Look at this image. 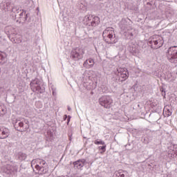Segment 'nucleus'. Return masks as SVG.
<instances>
[{
  "mask_svg": "<svg viewBox=\"0 0 177 177\" xmlns=\"http://www.w3.org/2000/svg\"><path fill=\"white\" fill-rule=\"evenodd\" d=\"M102 37L104 39V38H108L105 39L107 44H117L118 42V39L115 37V33L114 32V28L112 27L106 28L103 31Z\"/></svg>",
  "mask_w": 177,
  "mask_h": 177,
  "instance_id": "obj_1",
  "label": "nucleus"
},
{
  "mask_svg": "<svg viewBox=\"0 0 177 177\" xmlns=\"http://www.w3.org/2000/svg\"><path fill=\"white\" fill-rule=\"evenodd\" d=\"M36 165L35 167V169L38 171V174L40 175H44V174H48L49 171V167H48V163L44 160L36 159Z\"/></svg>",
  "mask_w": 177,
  "mask_h": 177,
  "instance_id": "obj_2",
  "label": "nucleus"
},
{
  "mask_svg": "<svg viewBox=\"0 0 177 177\" xmlns=\"http://www.w3.org/2000/svg\"><path fill=\"white\" fill-rule=\"evenodd\" d=\"M167 60L174 64H177V46H171L166 53Z\"/></svg>",
  "mask_w": 177,
  "mask_h": 177,
  "instance_id": "obj_3",
  "label": "nucleus"
},
{
  "mask_svg": "<svg viewBox=\"0 0 177 177\" xmlns=\"http://www.w3.org/2000/svg\"><path fill=\"white\" fill-rule=\"evenodd\" d=\"M118 76L114 78L115 82L120 84V82H124L129 75L128 70L126 68H118L117 69Z\"/></svg>",
  "mask_w": 177,
  "mask_h": 177,
  "instance_id": "obj_4",
  "label": "nucleus"
},
{
  "mask_svg": "<svg viewBox=\"0 0 177 177\" xmlns=\"http://www.w3.org/2000/svg\"><path fill=\"white\" fill-rule=\"evenodd\" d=\"M100 106L104 109H111L113 106V98L110 95H103L98 100Z\"/></svg>",
  "mask_w": 177,
  "mask_h": 177,
  "instance_id": "obj_5",
  "label": "nucleus"
},
{
  "mask_svg": "<svg viewBox=\"0 0 177 177\" xmlns=\"http://www.w3.org/2000/svg\"><path fill=\"white\" fill-rule=\"evenodd\" d=\"M148 44L152 49H158L164 45V40L161 37H152L149 39Z\"/></svg>",
  "mask_w": 177,
  "mask_h": 177,
  "instance_id": "obj_6",
  "label": "nucleus"
},
{
  "mask_svg": "<svg viewBox=\"0 0 177 177\" xmlns=\"http://www.w3.org/2000/svg\"><path fill=\"white\" fill-rule=\"evenodd\" d=\"M84 54L85 51L82 48L73 49L71 53V59L75 62H78V60H81L84 57Z\"/></svg>",
  "mask_w": 177,
  "mask_h": 177,
  "instance_id": "obj_7",
  "label": "nucleus"
},
{
  "mask_svg": "<svg viewBox=\"0 0 177 177\" xmlns=\"http://www.w3.org/2000/svg\"><path fill=\"white\" fill-rule=\"evenodd\" d=\"M1 171L5 174L6 176H10L16 171V169L10 165H6L1 167Z\"/></svg>",
  "mask_w": 177,
  "mask_h": 177,
  "instance_id": "obj_8",
  "label": "nucleus"
},
{
  "mask_svg": "<svg viewBox=\"0 0 177 177\" xmlns=\"http://www.w3.org/2000/svg\"><path fill=\"white\" fill-rule=\"evenodd\" d=\"M12 123L14 125V128L16 129V131H19V132H23L24 122L20 121L19 119H13Z\"/></svg>",
  "mask_w": 177,
  "mask_h": 177,
  "instance_id": "obj_9",
  "label": "nucleus"
},
{
  "mask_svg": "<svg viewBox=\"0 0 177 177\" xmlns=\"http://www.w3.org/2000/svg\"><path fill=\"white\" fill-rule=\"evenodd\" d=\"M10 136V130L6 127H0V139H6Z\"/></svg>",
  "mask_w": 177,
  "mask_h": 177,
  "instance_id": "obj_10",
  "label": "nucleus"
},
{
  "mask_svg": "<svg viewBox=\"0 0 177 177\" xmlns=\"http://www.w3.org/2000/svg\"><path fill=\"white\" fill-rule=\"evenodd\" d=\"M88 162L85 159H80L77 161L73 162V166L76 169H82L84 165H86Z\"/></svg>",
  "mask_w": 177,
  "mask_h": 177,
  "instance_id": "obj_11",
  "label": "nucleus"
},
{
  "mask_svg": "<svg viewBox=\"0 0 177 177\" xmlns=\"http://www.w3.org/2000/svg\"><path fill=\"white\" fill-rule=\"evenodd\" d=\"M83 66L85 68H92L95 66V60L92 58H88L84 61Z\"/></svg>",
  "mask_w": 177,
  "mask_h": 177,
  "instance_id": "obj_12",
  "label": "nucleus"
},
{
  "mask_svg": "<svg viewBox=\"0 0 177 177\" xmlns=\"http://www.w3.org/2000/svg\"><path fill=\"white\" fill-rule=\"evenodd\" d=\"M89 24L91 27H97V26L100 24V18L93 15V18L91 19V21L89 22Z\"/></svg>",
  "mask_w": 177,
  "mask_h": 177,
  "instance_id": "obj_13",
  "label": "nucleus"
},
{
  "mask_svg": "<svg viewBox=\"0 0 177 177\" xmlns=\"http://www.w3.org/2000/svg\"><path fill=\"white\" fill-rule=\"evenodd\" d=\"M31 89L33 90L35 88H37V86H39L41 85V80L38 78H35V80H32L30 84Z\"/></svg>",
  "mask_w": 177,
  "mask_h": 177,
  "instance_id": "obj_14",
  "label": "nucleus"
},
{
  "mask_svg": "<svg viewBox=\"0 0 177 177\" xmlns=\"http://www.w3.org/2000/svg\"><path fill=\"white\" fill-rule=\"evenodd\" d=\"M128 176V172L124 170H118L115 171L113 177H126Z\"/></svg>",
  "mask_w": 177,
  "mask_h": 177,
  "instance_id": "obj_15",
  "label": "nucleus"
},
{
  "mask_svg": "<svg viewBox=\"0 0 177 177\" xmlns=\"http://www.w3.org/2000/svg\"><path fill=\"white\" fill-rule=\"evenodd\" d=\"M93 17V15H87L86 17H84V19H83V23L85 26H91V21H92V18Z\"/></svg>",
  "mask_w": 177,
  "mask_h": 177,
  "instance_id": "obj_16",
  "label": "nucleus"
},
{
  "mask_svg": "<svg viewBox=\"0 0 177 177\" xmlns=\"http://www.w3.org/2000/svg\"><path fill=\"white\" fill-rule=\"evenodd\" d=\"M28 16H30V14H26V10H22V12L19 14L20 19H22L23 23H26L27 19L28 18Z\"/></svg>",
  "mask_w": 177,
  "mask_h": 177,
  "instance_id": "obj_17",
  "label": "nucleus"
},
{
  "mask_svg": "<svg viewBox=\"0 0 177 177\" xmlns=\"http://www.w3.org/2000/svg\"><path fill=\"white\" fill-rule=\"evenodd\" d=\"M33 92H37V93H45V87L44 86H37L35 88L32 90Z\"/></svg>",
  "mask_w": 177,
  "mask_h": 177,
  "instance_id": "obj_18",
  "label": "nucleus"
},
{
  "mask_svg": "<svg viewBox=\"0 0 177 177\" xmlns=\"http://www.w3.org/2000/svg\"><path fill=\"white\" fill-rule=\"evenodd\" d=\"M17 158L19 160V161H24L26 158H27V154L23 153V152H19L17 153Z\"/></svg>",
  "mask_w": 177,
  "mask_h": 177,
  "instance_id": "obj_19",
  "label": "nucleus"
},
{
  "mask_svg": "<svg viewBox=\"0 0 177 177\" xmlns=\"http://www.w3.org/2000/svg\"><path fill=\"white\" fill-rule=\"evenodd\" d=\"M6 62V53L0 51V64H3Z\"/></svg>",
  "mask_w": 177,
  "mask_h": 177,
  "instance_id": "obj_20",
  "label": "nucleus"
},
{
  "mask_svg": "<svg viewBox=\"0 0 177 177\" xmlns=\"http://www.w3.org/2000/svg\"><path fill=\"white\" fill-rule=\"evenodd\" d=\"M6 107L4 105L0 104V117H2L6 114Z\"/></svg>",
  "mask_w": 177,
  "mask_h": 177,
  "instance_id": "obj_21",
  "label": "nucleus"
},
{
  "mask_svg": "<svg viewBox=\"0 0 177 177\" xmlns=\"http://www.w3.org/2000/svg\"><path fill=\"white\" fill-rule=\"evenodd\" d=\"M12 12L16 13L17 15L20 13L21 10L19 8V7L14 6H12V9L10 10Z\"/></svg>",
  "mask_w": 177,
  "mask_h": 177,
  "instance_id": "obj_22",
  "label": "nucleus"
},
{
  "mask_svg": "<svg viewBox=\"0 0 177 177\" xmlns=\"http://www.w3.org/2000/svg\"><path fill=\"white\" fill-rule=\"evenodd\" d=\"M17 15L11 10H10V17L12 19V20L16 21Z\"/></svg>",
  "mask_w": 177,
  "mask_h": 177,
  "instance_id": "obj_23",
  "label": "nucleus"
},
{
  "mask_svg": "<svg viewBox=\"0 0 177 177\" xmlns=\"http://www.w3.org/2000/svg\"><path fill=\"white\" fill-rule=\"evenodd\" d=\"M95 145H104L106 143L104 142V141L102 140H95L94 142Z\"/></svg>",
  "mask_w": 177,
  "mask_h": 177,
  "instance_id": "obj_24",
  "label": "nucleus"
},
{
  "mask_svg": "<svg viewBox=\"0 0 177 177\" xmlns=\"http://www.w3.org/2000/svg\"><path fill=\"white\" fill-rule=\"evenodd\" d=\"M12 42H14V44H21V38L19 37V38H12Z\"/></svg>",
  "mask_w": 177,
  "mask_h": 177,
  "instance_id": "obj_25",
  "label": "nucleus"
},
{
  "mask_svg": "<svg viewBox=\"0 0 177 177\" xmlns=\"http://www.w3.org/2000/svg\"><path fill=\"white\" fill-rule=\"evenodd\" d=\"M71 119V116L68 115L67 117V115H65L64 116V120L66 121V120H67V124H68V122H70V120Z\"/></svg>",
  "mask_w": 177,
  "mask_h": 177,
  "instance_id": "obj_26",
  "label": "nucleus"
},
{
  "mask_svg": "<svg viewBox=\"0 0 177 177\" xmlns=\"http://www.w3.org/2000/svg\"><path fill=\"white\" fill-rule=\"evenodd\" d=\"M99 149H100V150H102V151L103 153H104V151H106V144H104L102 146L99 147Z\"/></svg>",
  "mask_w": 177,
  "mask_h": 177,
  "instance_id": "obj_27",
  "label": "nucleus"
},
{
  "mask_svg": "<svg viewBox=\"0 0 177 177\" xmlns=\"http://www.w3.org/2000/svg\"><path fill=\"white\" fill-rule=\"evenodd\" d=\"M28 128H30V124H28V121H26L25 124V129H22V131H27Z\"/></svg>",
  "mask_w": 177,
  "mask_h": 177,
  "instance_id": "obj_28",
  "label": "nucleus"
},
{
  "mask_svg": "<svg viewBox=\"0 0 177 177\" xmlns=\"http://www.w3.org/2000/svg\"><path fill=\"white\" fill-rule=\"evenodd\" d=\"M52 92H53V96H56L57 93H56V88L51 86Z\"/></svg>",
  "mask_w": 177,
  "mask_h": 177,
  "instance_id": "obj_29",
  "label": "nucleus"
},
{
  "mask_svg": "<svg viewBox=\"0 0 177 177\" xmlns=\"http://www.w3.org/2000/svg\"><path fill=\"white\" fill-rule=\"evenodd\" d=\"M160 91H162V96H165V89L162 88Z\"/></svg>",
  "mask_w": 177,
  "mask_h": 177,
  "instance_id": "obj_30",
  "label": "nucleus"
},
{
  "mask_svg": "<svg viewBox=\"0 0 177 177\" xmlns=\"http://www.w3.org/2000/svg\"><path fill=\"white\" fill-rule=\"evenodd\" d=\"M21 21H23V19L20 18V17L19 19L16 20V23H18V24H20Z\"/></svg>",
  "mask_w": 177,
  "mask_h": 177,
  "instance_id": "obj_31",
  "label": "nucleus"
},
{
  "mask_svg": "<svg viewBox=\"0 0 177 177\" xmlns=\"http://www.w3.org/2000/svg\"><path fill=\"white\" fill-rule=\"evenodd\" d=\"M167 115L169 117V115H172V111L171 110L167 109Z\"/></svg>",
  "mask_w": 177,
  "mask_h": 177,
  "instance_id": "obj_32",
  "label": "nucleus"
},
{
  "mask_svg": "<svg viewBox=\"0 0 177 177\" xmlns=\"http://www.w3.org/2000/svg\"><path fill=\"white\" fill-rule=\"evenodd\" d=\"M173 151H174V154H176V156H177V147H176L174 149Z\"/></svg>",
  "mask_w": 177,
  "mask_h": 177,
  "instance_id": "obj_33",
  "label": "nucleus"
},
{
  "mask_svg": "<svg viewBox=\"0 0 177 177\" xmlns=\"http://www.w3.org/2000/svg\"><path fill=\"white\" fill-rule=\"evenodd\" d=\"M68 111H71V108L70 106H68Z\"/></svg>",
  "mask_w": 177,
  "mask_h": 177,
  "instance_id": "obj_34",
  "label": "nucleus"
},
{
  "mask_svg": "<svg viewBox=\"0 0 177 177\" xmlns=\"http://www.w3.org/2000/svg\"><path fill=\"white\" fill-rule=\"evenodd\" d=\"M130 35H131V37H133V33H130Z\"/></svg>",
  "mask_w": 177,
  "mask_h": 177,
  "instance_id": "obj_35",
  "label": "nucleus"
},
{
  "mask_svg": "<svg viewBox=\"0 0 177 177\" xmlns=\"http://www.w3.org/2000/svg\"><path fill=\"white\" fill-rule=\"evenodd\" d=\"M129 39H133V37H129Z\"/></svg>",
  "mask_w": 177,
  "mask_h": 177,
  "instance_id": "obj_36",
  "label": "nucleus"
},
{
  "mask_svg": "<svg viewBox=\"0 0 177 177\" xmlns=\"http://www.w3.org/2000/svg\"><path fill=\"white\" fill-rule=\"evenodd\" d=\"M138 107H140V104H138Z\"/></svg>",
  "mask_w": 177,
  "mask_h": 177,
  "instance_id": "obj_37",
  "label": "nucleus"
},
{
  "mask_svg": "<svg viewBox=\"0 0 177 177\" xmlns=\"http://www.w3.org/2000/svg\"><path fill=\"white\" fill-rule=\"evenodd\" d=\"M92 162H91V165H92Z\"/></svg>",
  "mask_w": 177,
  "mask_h": 177,
  "instance_id": "obj_38",
  "label": "nucleus"
}]
</instances>
